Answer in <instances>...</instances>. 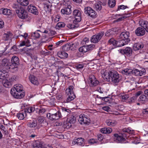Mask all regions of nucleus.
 I'll return each mask as SVG.
<instances>
[{"label":"nucleus","instance_id":"28","mask_svg":"<svg viewBox=\"0 0 148 148\" xmlns=\"http://www.w3.org/2000/svg\"><path fill=\"white\" fill-rule=\"evenodd\" d=\"M14 11H15L16 14L19 13L20 10H21L23 8L20 6L19 5L16 3H14L12 6Z\"/></svg>","mask_w":148,"mask_h":148},{"label":"nucleus","instance_id":"56","mask_svg":"<svg viewBox=\"0 0 148 148\" xmlns=\"http://www.w3.org/2000/svg\"><path fill=\"white\" fill-rule=\"evenodd\" d=\"M128 8V7L127 6L123 5H119L118 6L117 11L119 10L120 9H125Z\"/></svg>","mask_w":148,"mask_h":148},{"label":"nucleus","instance_id":"4","mask_svg":"<svg viewBox=\"0 0 148 148\" xmlns=\"http://www.w3.org/2000/svg\"><path fill=\"white\" fill-rule=\"evenodd\" d=\"M11 62L9 63L10 69L17 71L20 64L19 60L18 57L13 56L11 59Z\"/></svg>","mask_w":148,"mask_h":148},{"label":"nucleus","instance_id":"13","mask_svg":"<svg viewBox=\"0 0 148 148\" xmlns=\"http://www.w3.org/2000/svg\"><path fill=\"white\" fill-rule=\"evenodd\" d=\"M87 116L84 114L83 115H79V121L81 124H88L90 123V120L89 118L87 117Z\"/></svg>","mask_w":148,"mask_h":148},{"label":"nucleus","instance_id":"35","mask_svg":"<svg viewBox=\"0 0 148 148\" xmlns=\"http://www.w3.org/2000/svg\"><path fill=\"white\" fill-rule=\"evenodd\" d=\"M122 74L126 75H131L132 73V70L130 69H125L121 71Z\"/></svg>","mask_w":148,"mask_h":148},{"label":"nucleus","instance_id":"24","mask_svg":"<svg viewBox=\"0 0 148 148\" xmlns=\"http://www.w3.org/2000/svg\"><path fill=\"white\" fill-rule=\"evenodd\" d=\"M143 46V44L141 42H136L134 44L133 49L135 51H137L142 49Z\"/></svg>","mask_w":148,"mask_h":148},{"label":"nucleus","instance_id":"46","mask_svg":"<svg viewBox=\"0 0 148 148\" xmlns=\"http://www.w3.org/2000/svg\"><path fill=\"white\" fill-rule=\"evenodd\" d=\"M51 5L50 6L48 4H45L44 5L45 9L48 12H50L51 10Z\"/></svg>","mask_w":148,"mask_h":148},{"label":"nucleus","instance_id":"63","mask_svg":"<svg viewBox=\"0 0 148 148\" xmlns=\"http://www.w3.org/2000/svg\"><path fill=\"white\" fill-rule=\"evenodd\" d=\"M32 35L33 36L36 38H39L40 36V34L37 32H34Z\"/></svg>","mask_w":148,"mask_h":148},{"label":"nucleus","instance_id":"61","mask_svg":"<svg viewBox=\"0 0 148 148\" xmlns=\"http://www.w3.org/2000/svg\"><path fill=\"white\" fill-rule=\"evenodd\" d=\"M65 41L61 40H60L56 43V45L57 46H59L61 45L62 44L65 42Z\"/></svg>","mask_w":148,"mask_h":148},{"label":"nucleus","instance_id":"12","mask_svg":"<svg viewBox=\"0 0 148 148\" xmlns=\"http://www.w3.org/2000/svg\"><path fill=\"white\" fill-rule=\"evenodd\" d=\"M120 52L123 55H125L126 56L130 57L132 54V49L129 47H127L124 49L120 50Z\"/></svg>","mask_w":148,"mask_h":148},{"label":"nucleus","instance_id":"9","mask_svg":"<svg viewBox=\"0 0 148 148\" xmlns=\"http://www.w3.org/2000/svg\"><path fill=\"white\" fill-rule=\"evenodd\" d=\"M49 116V119L52 121L57 120L62 117V115L60 111H58L56 113L51 114L49 113L47 115V116Z\"/></svg>","mask_w":148,"mask_h":148},{"label":"nucleus","instance_id":"60","mask_svg":"<svg viewBox=\"0 0 148 148\" xmlns=\"http://www.w3.org/2000/svg\"><path fill=\"white\" fill-rule=\"evenodd\" d=\"M51 3L54 5L56 6L59 3V0H52Z\"/></svg>","mask_w":148,"mask_h":148},{"label":"nucleus","instance_id":"21","mask_svg":"<svg viewBox=\"0 0 148 148\" xmlns=\"http://www.w3.org/2000/svg\"><path fill=\"white\" fill-rule=\"evenodd\" d=\"M108 43L110 45H112L114 46H116V47L122 46L119 45H120V43H119L118 37L116 40H115L113 38H111L108 40Z\"/></svg>","mask_w":148,"mask_h":148},{"label":"nucleus","instance_id":"64","mask_svg":"<svg viewBox=\"0 0 148 148\" xmlns=\"http://www.w3.org/2000/svg\"><path fill=\"white\" fill-rule=\"evenodd\" d=\"M0 129L3 130L4 132H6V133H7L6 129L3 125H0Z\"/></svg>","mask_w":148,"mask_h":148},{"label":"nucleus","instance_id":"25","mask_svg":"<svg viewBox=\"0 0 148 148\" xmlns=\"http://www.w3.org/2000/svg\"><path fill=\"white\" fill-rule=\"evenodd\" d=\"M58 56L61 59H65L68 57V54L65 52L64 51H60L57 53Z\"/></svg>","mask_w":148,"mask_h":148},{"label":"nucleus","instance_id":"53","mask_svg":"<svg viewBox=\"0 0 148 148\" xmlns=\"http://www.w3.org/2000/svg\"><path fill=\"white\" fill-rule=\"evenodd\" d=\"M11 82L10 81H8V80L7 81L5 80V82L3 84V86L5 87H9L11 86Z\"/></svg>","mask_w":148,"mask_h":148},{"label":"nucleus","instance_id":"42","mask_svg":"<svg viewBox=\"0 0 148 148\" xmlns=\"http://www.w3.org/2000/svg\"><path fill=\"white\" fill-rule=\"evenodd\" d=\"M130 14H126L125 13V15H127V16H123L122 17H120L117 20L114 21V22H118V21H122V20L124 19L127 18V17H129L130 16Z\"/></svg>","mask_w":148,"mask_h":148},{"label":"nucleus","instance_id":"51","mask_svg":"<svg viewBox=\"0 0 148 148\" xmlns=\"http://www.w3.org/2000/svg\"><path fill=\"white\" fill-rule=\"evenodd\" d=\"M65 24L62 22H60L58 23L56 27H58L59 28H61L62 27H64L65 26Z\"/></svg>","mask_w":148,"mask_h":148},{"label":"nucleus","instance_id":"52","mask_svg":"<svg viewBox=\"0 0 148 148\" xmlns=\"http://www.w3.org/2000/svg\"><path fill=\"white\" fill-rule=\"evenodd\" d=\"M135 99H136V97L133 96L128 99L127 102L129 103L130 104L134 102Z\"/></svg>","mask_w":148,"mask_h":148},{"label":"nucleus","instance_id":"38","mask_svg":"<svg viewBox=\"0 0 148 148\" xmlns=\"http://www.w3.org/2000/svg\"><path fill=\"white\" fill-rule=\"evenodd\" d=\"M35 111L38 113L40 115L43 114L45 112V110L44 108H36L35 109Z\"/></svg>","mask_w":148,"mask_h":148},{"label":"nucleus","instance_id":"30","mask_svg":"<svg viewBox=\"0 0 148 148\" xmlns=\"http://www.w3.org/2000/svg\"><path fill=\"white\" fill-rule=\"evenodd\" d=\"M100 131L103 134H109L112 131V130L110 128L104 127L101 128Z\"/></svg>","mask_w":148,"mask_h":148},{"label":"nucleus","instance_id":"18","mask_svg":"<svg viewBox=\"0 0 148 148\" xmlns=\"http://www.w3.org/2000/svg\"><path fill=\"white\" fill-rule=\"evenodd\" d=\"M84 140L82 138H79L73 140L72 144L74 145L77 144L78 145L84 146L85 145Z\"/></svg>","mask_w":148,"mask_h":148},{"label":"nucleus","instance_id":"50","mask_svg":"<svg viewBox=\"0 0 148 148\" xmlns=\"http://www.w3.org/2000/svg\"><path fill=\"white\" fill-rule=\"evenodd\" d=\"M62 113H65L66 115L68 114V113H69L71 112L70 110L65 108H62Z\"/></svg>","mask_w":148,"mask_h":148},{"label":"nucleus","instance_id":"37","mask_svg":"<svg viewBox=\"0 0 148 148\" xmlns=\"http://www.w3.org/2000/svg\"><path fill=\"white\" fill-rule=\"evenodd\" d=\"M33 147L34 148H43V146L40 142L36 141L34 143Z\"/></svg>","mask_w":148,"mask_h":148},{"label":"nucleus","instance_id":"39","mask_svg":"<svg viewBox=\"0 0 148 148\" xmlns=\"http://www.w3.org/2000/svg\"><path fill=\"white\" fill-rule=\"evenodd\" d=\"M37 125V121H35L31 122H28L27 124V126L28 127L31 128L34 127L36 126Z\"/></svg>","mask_w":148,"mask_h":148},{"label":"nucleus","instance_id":"36","mask_svg":"<svg viewBox=\"0 0 148 148\" xmlns=\"http://www.w3.org/2000/svg\"><path fill=\"white\" fill-rule=\"evenodd\" d=\"M102 4V2L100 1L95 3L94 5V8L97 10H100L102 8L101 4Z\"/></svg>","mask_w":148,"mask_h":148},{"label":"nucleus","instance_id":"19","mask_svg":"<svg viewBox=\"0 0 148 148\" xmlns=\"http://www.w3.org/2000/svg\"><path fill=\"white\" fill-rule=\"evenodd\" d=\"M17 14L19 17L22 19H26L28 17L27 13L23 8L20 10L19 12Z\"/></svg>","mask_w":148,"mask_h":148},{"label":"nucleus","instance_id":"6","mask_svg":"<svg viewBox=\"0 0 148 148\" xmlns=\"http://www.w3.org/2000/svg\"><path fill=\"white\" fill-rule=\"evenodd\" d=\"M84 13L88 16L94 18L96 17L97 15L96 12L90 7H87L84 9Z\"/></svg>","mask_w":148,"mask_h":148},{"label":"nucleus","instance_id":"29","mask_svg":"<svg viewBox=\"0 0 148 148\" xmlns=\"http://www.w3.org/2000/svg\"><path fill=\"white\" fill-rule=\"evenodd\" d=\"M23 86L21 85H18L16 86V87H14L13 88L11 89L10 91H21L23 92Z\"/></svg>","mask_w":148,"mask_h":148},{"label":"nucleus","instance_id":"33","mask_svg":"<svg viewBox=\"0 0 148 148\" xmlns=\"http://www.w3.org/2000/svg\"><path fill=\"white\" fill-rule=\"evenodd\" d=\"M106 123L108 126H114L116 124V121L110 119L107 120Z\"/></svg>","mask_w":148,"mask_h":148},{"label":"nucleus","instance_id":"49","mask_svg":"<svg viewBox=\"0 0 148 148\" xmlns=\"http://www.w3.org/2000/svg\"><path fill=\"white\" fill-rule=\"evenodd\" d=\"M66 26L70 29H75V28H77L78 27V26L75 25L74 24H67Z\"/></svg>","mask_w":148,"mask_h":148},{"label":"nucleus","instance_id":"2","mask_svg":"<svg viewBox=\"0 0 148 148\" xmlns=\"http://www.w3.org/2000/svg\"><path fill=\"white\" fill-rule=\"evenodd\" d=\"M108 78L106 77L107 81H111L112 82L116 85L121 80V78L119 77V74L116 71H109L108 73Z\"/></svg>","mask_w":148,"mask_h":148},{"label":"nucleus","instance_id":"10","mask_svg":"<svg viewBox=\"0 0 148 148\" xmlns=\"http://www.w3.org/2000/svg\"><path fill=\"white\" fill-rule=\"evenodd\" d=\"M73 15L74 16L75 20L73 23L79 22L81 20V13L80 11L78 10H75L73 11Z\"/></svg>","mask_w":148,"mask_h":148},{"label":"nucleus","instance_id":"17","mask_svg":"<svg viewBox=\"0 0 148 148\" xmlns=\"http://www.w3.org/2000/svg\"><path fill=\"white\" fill-rule=\"evenodd\" d=\"M88 82L90 86L93 87L96 86L99 83V81L96 80L94 75L90 77L88 79Z\"/></svg>","mask_w":148,"mask_h":148},{"label":"nucleus","instance_id":"48","mask_svg":"<svg viewBox=\"0 0 148 148\" xmlns=\"http://www.w3.org/2000/svg\"><path fill=\"white\" fill-rule=\"evenodd\" d=\"M18 79V77L16 75H14L12 76L9 79V81L11 82H14Z\"/></svg>","mask_w":148,"mask_h":148},{"label":"nucleus","instance_id":"55","mask_svg":"<svg viewBox=\"0 0 148 148\" xmlns=\"http://www.w3.org/2000/svg\"><path fill=\"white\" fill-rule=\"evenodd\" d=\"M88 143L90 144H93L95 143H97V140L94 139L92 138L88 140Z\"/></svg>","mask_w":148,"mask_h":148},{"label":"nucleus","instance_id":"57","mask_svg":"<svg viewBox=\"0 0 148 148\" xmlns=\"http://www.w3.org/2000/svg\"><path fill=\"white\" fill-rule=\"evenodd\" d=\"M9 35L8 34L5 33L3 34V39L4 40H8Z\"/></svg>","mask_w":148,"mask_h":148},{"label":"nucleus","instance_id":"22","mask_svg":"<svg viewBox=\"0 0 148 148\" xmlns=\"http://www.w3.org/2000/svg\"><path fill=\"white\" fill-rule=\"evenodd\" d=\"M145 70H140L137 69H134L132 70V73L136 76H141L145 74Z\"/></svg>","mask_w":148,"mask_h":148},{"label":"nucleus","instance_id":"31","mask_svg":"<svg viewBox=\"0 0 148 148\" xmlns=\"http://www.w3.org/2000/svg\"><path fill=\"white\" fill-rule=\"evenodd\" d=\"M17 2L22 6H26L29 3L28 0H17Z\"/></svg>","mask_w":148,"mask_h":148},{"label":"nucleus","instance_id":"20","mask_svg":"<svg viewBox=\"0 0 148 148\" xmlns=\"http://www.w3.org/2000/svg\"><path fill=\"white\" fill-rule=\"evenodd\" d=\"M29 12L35 15H37L38 14V11L37 8L35 6L30 5H29L27 8Z\"/></svg>","mask_w":148,"mask_h":148},{"label":"nucleus","instance_id":"58","mask_svg":"<svg viewBox=\"0 0 148 148\" xmlns=\"http://www.w3.org/2000/svg\"><path fill=\"white\" fill-rule=\"evenodd\" d=\"M122 131L123 132H127L129 133V134L131 133L132 131L130 130L129 128H124L122 129Z\"/></svg>","mask_w":148,"mask_h":148},{"label":"nucleus","instance_id":"11","mask_svg":"<svg viewBox=\"0 0 148 148\" xmlns=\"http://www.w3.org/2000/svg\"><path fill=\"white\" fill-rule=\"evenodd\" d=\"M76 47L75 45L72 43H67L62 47V49L64 51H69L70 50H73Z\"/></svg>","mask_w":148,"mask_h":148},{"label":"nucleus","instance_id":"45","mask_svg":"<svg viewBox=\"0 0 148 148\" xmlns=\"http://www.w3.org/2000/svg\"><path fill=\"white\" fill-rule=\"evenodd\" d=\"M17 116L18 119L21 120L23 119L25 116L24 114L23 113H18L17 114Z\"/></svg>","mask_w":148,"mask_h":148},{"label":"nucleus","instance_id":"3","mask_svg":"<svg viewBox=\"0 0 148 148\" xmlns=\"http://www.w3.org/2000/svg\"><path fill=\"white\" fill-rule=\"evenodd\" d=\"M140 25L141 27L137 28L135 31V33L137 36H141L145 34V29L147 32H148V22L147 21H142L141 23L140 22Z\"/></svg>","mask_w":148,"mask_h":148},{"label":"nucleus","instance_id":"8","mask_svg":"<svg viewBox=\"0 0 148 148\" xmlns=\"http://www.w3.org/2000/svg\"><path fill=\"white\" fill-rule=\"evenodd\" d=\"M95 46V45L91 44L84 45L79 49V51L80 52L85 53L93 49Z\"/></svg>","mask_w":148,"mask_h":148},{"label":"nucleus","instance_id":"40","mask_svg":"<svg viewBox=\"0 0 148 148\" xmlns=\"http://www.w3.org/2000/svg\"><path fill=\"white\" fill-rule=\"evenodd\" d=\"M108 5L109 7L111 8L114 7L116 5L115 0H109Z\"/></svg>","mask_w":148,"mask_h":148},{"label":"nucleus","instance_id":"26","mask_svg":"<svg viewBox=\"0 0 148 148\" xmlns=\"http://www.w3.org/2000/svg\"><path fill=\"white\" fill-rule=\"evenodd\" d=\"M115 29L114 28H112L108 30L105 33V36L107 37H112L115 34Z\"/></svg>","mask_w":148,"mask_h":148},{"label":"nucleus","instance_id":"43","mask_svg":"<svg viewBox=\"0 0 148 148\" xmlns=\"http://www.w3.org/2000/svg\"><path fill=\"white\" fill-rule=\"evenodd\" d=\"M38 123L40 124H42L44 123L45 119L42 116H39L37 119Z\"/></svg>","mask_w":148,"mask_h":148},{"label":"nucleus","instance_id":"44","mask_svg":"<svg viewBox=\"0 0 148 148\" xmlns=\"http://www.w3.org/2000/svg\"><path fill=\"white\" fill-rule=\"evenodd\" d=\"M29 43V41L28 40H27L25 42V41H22L20 45V46H22L24 45H26V46L29 47L30 46V45H28V43Z\"/></svg>","mask_w":148,"mask_h":148},{"label":"nucleus","instance_id":"59","mask_svg":"<svg viewBox=\"0 0 148 148\" xmlns=\"http://www.w3.org/2000/svg\"><path fill=\"white\" fill-rule=\"evenodd\" d=\"M84 66V65L82 64H79L76 66V69L79 70L82 69Z\"/></svg>","mask_w":148,"mask_h":148},{"label":"nucleus","instance_id":"32","mask_svg":"<svg viewBox=\"0 0 148 148\" xmlns=\"http://www.w3.org/2000/svg\"><path fill=\"white\" fill-rule=\"evenodd\" d=\"M71 126V124L69 122L68 119L66 121H64L63 122V127L64 128L69 129Z\"/></svg>","mask_w":148,"mask_h":148},{"label":"nucleus","instance_id":"27","mask_svg":"<svg viewBox=\"0 0 148 148\" xmlns=\"http://www.w3.org/2000/svg\"><path fill=\"white\" fill-rule=\"evenodd\" d=\"M9 60L6 59H3L2 61L1 65L6 69H10Z\"/></svg>","mask_w":148,"mask_h":148},{"label":"nucleus","instance_id":"23","mask_svg":"<svg viewBox=\"0 0 148 148\" xmlns=\"http://www.w3.org/2000/svg\"><path fill=\"white\" fill-rule=\"evenodd\" d=\"M29 79L30 82L34 85H38L39 82L37 78L33 75H31L29 77Z\"/></svg>","mask_w":148,"mask_h":148},{"label":"nucleus","instance_id":"47","mask_svg":"<svg viewBox=\"0 0 148 148\" xmlns=\"http://www.w3.org/2000/svg\"><path fill=\"white\" fill-rule=\"evenodd\" d=\"M69 121L71 124V123H74L76 121V117L74 116H72L69 119Z\"/></svg>","mask_w":148,"mask_h":148},{"label":"nucleus","instance_id":"16","mask_svg":"<svg viewBox=\"0 0 148 148\" xmlns=\"http://www.w3.org/2000/svg\"><path fill=\"white\" fill-rule=\"evenodd\" d=\"M11 94L15 98L17 99H21L25 96L24 91H10Z\"/></svg>","mask_w":148,"mask_h":148},{"label":"nucleus","instance_id":"5","mask_svg":"<svg viewBox=\"0 0 148 148\" xmlns=\"http://www.w3.org/2000/svg\"><path fill=\"white\" fill-rule=\"evenodd\" d=\"M73 86H70L65 91L66 93L68 96L66 100L67 102H70L75 98V95L73 91Z\"/></svg>","mask_w":148,"mask_h":148},{"label":"nucleus","instance_id":"7","mask_svg":"<svg viewBox=\"0 0 148 148\" xmlns=\"http://www.w3.org/2000/svg\"><path fill=\"white\" fill-rule=\"evenodd\" d=\"M104 32L101 31L97 34L96 35L93 36L91 39V42L94 43H96L99 41L102 36L104 34Z\"/></svg>","mask_w":148,"mask_h":148},{"label":"nucleus","instance_id":"1","mask_svg":"<svg viewBox=\"0 0 148 148\" xmlns=\"http://www.w3.org/2000/svg\"><path fill=\"white\" fill-rule=\"evenodd\" d=\"M130 34L129 32L126 31L122 32L119 36L118 37L120 43L119 45L123 46L130 42Z\"/></svg>","mask_w":148,"mask_h":148},{"label":"nucleus","instance_id":"34","mask_svg":"<svg viewBox=\"0 0 148 148\" xmlns=\"http://www.w3.org/2000/svg\"><path fill=\"white\" fill-rule=\"evenodd\" d=\"M0 11L1 12H2V13L4 15H10L11 14L10 10L7 8H1L0 10Z\"/></svg>","mask_w":148,"mask_h":148},{"label":"nucleus","instance_id":"62","mask_svg":"<svg viewBox=\"0 0 148 148\" xmlns=\"http://www.w3.org/2000/svg\"><path fill=\"white\" fill-rule=\"evenodd\" d=\"M98 139L99 141H101L103 139V135L101 134L98 135Z\"/></svg>","mask_w":148,"mask_h":148},{"label":"nucleus","instance_id":"15","mask_svg":"<svg viewBox=\"0 0 148 148\" xmlns=\"http://www.w3.org/2000/svg\"><path fill=\"white\" fill-rule=\"evenodd\" d=\"M124 135V133L122 134L121 136L117 134H114V140L117 143H122L124 142L125 140V138L123 137Z\"/></svg>","mask_w":148,"mask_h":148},{"label":"nucleus","instance_id":"54","mask_svg":"<svg viewBox=\"0 0 148 148\" xmlns=\"http://www.w3.org/2000/svg\"><path fill=\"white\" fill-rule=\"evenodd\" d=\"M147 96L145 95H141L140 97V101H146L147 100Z\"/></svg>","mask_w":148,"mask_h":148},{"label":"nucleus","instance_id":"41","mask_svg":"<svg viewBox=\"0 0 148 148\" xmlns=\"http://www.w3.org/2000/svg\"><path fill=\"white\" fill-rule=\"evenodd\" d=\"M34 111H35V109L34 107H30L28 108L27 109L26 108L24 111V113L25 114V116H26L27 115L26 114V112L31 113Z\"/></svg>","mask_w":148,"mask_h":148},{"label":"nucleus","instance_id":"14","mask_svg":"<svg viewBox=\"0 0 148 148\" xmlns=\"http://www.w3.org/2000/svg\"><path fill=\"white\" fill-rule=\"evenodd\" d=\"M64 8L62 9L61 11V12L62 14H69L71 12V6L70 5H68L67 4H64Z\"/></svg>","mask_w":148,"mask_h":148}]
</instances>
